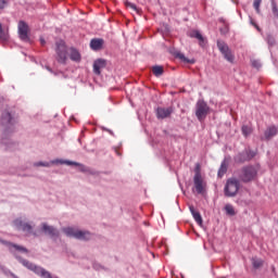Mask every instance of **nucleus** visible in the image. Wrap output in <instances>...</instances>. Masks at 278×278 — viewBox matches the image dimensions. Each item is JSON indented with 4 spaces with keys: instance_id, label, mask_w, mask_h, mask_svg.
<instances>
[{
    "instance_id": "1",
    "label": "nucleus",
    "mask_w": 278,
    "mask_h": 278,
    "mask_svg": "<svg viewBox=\"0 0 278 278\" xmlns=\"http://www.w3.org/2000/svg\"><path fill=\"white\" fill-rule=\"evenodd\" d=\"M18 117L14 111L4 110L0 117V126L2 127L3 136H10L16 131Z\"/></svg>"
},
{
    "instance_id": "2",
    "label": "nucleus",
    "mask_w": 278,
    "mask_h": 278,
    "mask_svg": "<svg viewBox=\"0 0 278 278\" xmlns=\"http://www.w3.org/2000/svg\"><path fill=\"white\" fill-rule=\"evenodd\" d=\"M68 53L70 60L72 62H81V54L79 53L78 49L70 48V50H66V43L64 41H58L56 42V60L60 62V64L66 63V54Z\"/></svg>"
},
{
    "instance_id": "3",
    "label": "nucleus",
    "mask_w": 278,
    "mask_h": 278,
    "mask_svg": "<svg viewBox=\"0 0 278 278\" xmlns=\"http://www.w3.org/2000/svg\"><path fill=\"white\" fill-rule=\"evenodd\" d=\"M12 225L17 231H23V233H27V236H34L35 238H38V232L34 230L36 227V224L29 220L27 216L23 215L15 218L12 222Z\"/></svg>"
},
{
    "instance_id": "4",
    "label": "nucleus",
    "mask_w": 278,
    "mask_h": 278,
    "mask_svg": "<svg viewBox=\"0 0 278 278\" xmlns=\"http://www.w3.org/2000/svg\"><path fill=\"white\" fill-rule=\"evenodd\" d=\"M237 177L242 184H251L257 179V168L253 165L243 166L241 169L237 170Z\"/></svg>"
},
{
    "instance_id": "5",
    "label": "nucleus",
    "mask_w": 278,
    "mask_h": 278,
    "mask_svg": "<svg viewBox=\"0 0 278 278\" xmlns=\"http://www.w3.org/2000/svg\"><path fill=\"white\" fill-rule=\"evenodd\" d=\"M51 164H66V166H78L80 173H88V167L81 163H77L75 161H68V160H63V159H55L51 162H36L34 163V166L40 167L43 166L45 168H50Z\"/></svg>"
},
{
    "instance_id": "6",
    "label": "nucleus",
    "mask_w": 278,
    "mask_h": 278,
    "mask_svg": "<svg viewBox=\"0 0 278 278\" xmlns=\"http://www.w3.org/2000/svg\"><path fill=\"white\" fill-rule=\"evenodd\" d=\"M62 231L63 233H65L67 238H75V240L88 241L92 239V233L88 230H80L73 227H65L62 229Z\"/></svg>"
},
{
    "instance_id": "7",
    "label": "nucleus",
    "mask_w": 278,
    "mask_h": 278,
    "mask_svg": "<svg viewBox=\"0 0 278 278\" xmlns=\"http://www.w3.org/2000/svg\"><path fill=\"white\" fill-rule=\"evenodd\" d=\"M238 190H240V180L238 178H229L224 189L225 195L236 197Z\"/></svg>"
},
{
    "instance_id": "8",
    "label": "nucleus",
    "mask_w": 278,
    "mask_h": 278,
    "mask_svg": "<svg viewBox=\"0 0 278 278\" xmlns=\"http://www.w3.org/2000/svg\"><path fill=\"white\" fill-rule=\"evenodd\" d=\"M217 48L222 55L227 60V62L232 63L235 60L233 53L231 52V49H229V46L223 41V40H217Z\"/></svg>"
},
{
    "instance_id": "9",
    "label": "nucleus",
    "mask_w": 278,
    "mask_h": 278,
    "mask_svg": "<svg viewBox=\"0 0 278 278\" xmlns=\"http://www.w3.org/2000/svg\"><path fill=\"white\" fill-rule=\"evenodd\" d=\"M194 177H193V184L195 191L198 194H203V178L201 177V165L197 164L195 169H194Z\"/></svg>"
},
{
    "instance_id": "10",
    "label": "nucleus",
    "mask_w": 278,
    "mask_h": 278,
    "mask_svg": "<svg viewBox=\"0 0 278 278\" xmlns=\"http://www.w3.org/2000/svg\"><path fill=\"white\" fill-rule=\"evenodd\" d=\"M41 231L45 236L52 238V240H58V238H60V230L53 226H49L47 223L41 224Z\"/></svg>"
},
{
    "instance_id": "11",
    "label": "nucleus",
    "mask_w": 278,
    "mask_h": 278,
    "mask_svg": "<svg viewBox=\"0 0 278 278\" xmlns=\"http://www.w3.org/2000/svg\"><path fill=\"white\" fill-rule=\"evenodd\" d=\"M207 112H210V106L203 100H199L197 103L195 115L199 121H203L205 116H207Z\"/></svg>"
},
{
    "instance_id": "12",
    "label": "nucleus",
    "mask_w": 278,
    "mask_h": 278,
    "mask_svg": "<svg viewBox=\"0 0 278 278\" xmlns=\"http://www.w3.org/2000/svg\"><path fill=\"white\" fill-rule=\"evenodd\" d=\"M175 112L174 106H168V108H157L156 109V118L160 121H164V118H170V115Z\"/></svg>"
},
{
    "instance_id": "13",
    "label": "nucleus",
    "mask_w": 278,
    "mask_h": 278,
    "mask_svg": "<svg viewBox=\"0 0 278 278\" xmlns=\"http://www.w3.org/2000/svg\"><path fill=\"white\" fill-rule=\"evenodd\" d=\"M18 34L21 40H23L24 42H29V26L27 25V23L23 21L18 23Z\"/></svg>"
},
{
    "instance_id": "14",
    "label": "nucleus",
    "mask_w": 278,
    "mask_h": 278,
    "mask_svg": "<svg viewBox=\"0 0 278 278\" xmlns=\"http://www.w3.org/2000/svg\"><path fill=\"white\" fill-rule=\"evenodd\" d=\"M0 144L7 149V151H16L18 149V142L8 139L4 135L0 140Z\"/></svg>"
},
{
    "instance_id": "15",
    "label": "nucleus",
    "mask_w": 278,
    "mask_h": 278,
    "mask_svg": "<svg viewBox=\"0 0 278 278\" xmlns=\"http://www.w3.org/2000/svg\"><path fill=\"white\" fill-rule=\"evenodd\" d=\"M108 66V61L105 59H98L93 62V73L94 75H101V68Z\"/></svg>"
},
{
    "instance_id": "16",
    "label": "nucleus",
    "mask_w": 278,
    "mask_h": 278,
    "mask_svg": "<svg viewBox=\"0 0 278 278\" xmlns=\"http://www.w3.org/2000/svg\"><path fill=\"white\" fill-rule=\"evenodd\" d=\"M170 53H173V55L175 58L180 60V62H184V64H194V59L190 60V59L186 58V55L184 53H181V51H179V50H172Z\"/></svg>"
},
{
    "instance_id": "17",
    "label": "nucleus",
    "mask_w": 278,
    "mask_h": 278,
    "mask_svg": "<svg viewBox=\"0 0 278 278\" xmlns=\"http://www.w3.org/2000/svg\"><path fill=\"white\" fill-rule=\"evenodd\" d=\"M236 164H244V162H250L249 150H243L235 156Z\"/></svg>"
},
{
    "instance_id": "18",
    "label": "nucleus",
    "mask_w": 278,
    "mask_h": 278,
    "mask_svg": "<svg viewBox=\"0 0 278 278\" xmlns=\"http://www.w3.org/2000/svg\"><path fill=\"white\" fill-rule=\"evenodd\" d=\"M104 42L105 41L103 39H99V38L91 39L90 48L92 49V51H101V49H103Z\"/></svg>"
},
{
    "instance_id": "19",
    "label": "nucleus",
    "mask_w": 278,
    "mask_h": 278,
    "mask_svg": "<svg viewBox=\"0 0 278 278\" xmlns=\"http://www.w3.org/2000/svg\"><path fill=\"white\" fill-rule=\"evenodd\" d=\"M190 37L199 40L200 47H205V38H203V35L199 30H191Z\"/></svg>"
},
{
    "instance_id": "20",
    "label": "nucleus",
    "mask_w": 278,
    "mask_h": 278,
    "mask_svg": "<svg viewBox=\"0 0 278 278\" xmlns=\"http://www.w3.org/2000/svg\"><path fill=\"white\" fill-rule=\"evenodd\" d=\"M189 210L195 220V223H198V225H203V217H201V213L197 212V210H194V206H189Z\"/></svg>"
},
{
    "instance_id": "21",
    "label": "nucleus",
    "mask_w": 278,
    "mask_h": 278,
    "mask_svg": "<svg viewBox=\"0 0 278 278\" xmlns=\"http://www.w3.org/2000/svg\"><path fill=\"white\" fill-rule=\"evenodd\" d=\"M228 166H229V159L225 157L219 167L218 177H223V175H225V173H227Z\"/></svg>"
},
{
    "instance_id": "22",
    "label": "nucleus",
    "mask_w": 278,
    "mask_h": 278,
    "mask_svg": "<svg viewBox=\"0 0 278 278\" xmlns=\"http://www.w3.org/2000/svg\"><path fill=\"white\" fill-rule=\"evenodd\" d=\"M277 136V129L275 127H269L264 135L265 140H270V138Z\"/></svg>"
},
{
    "instance_id": "23",
    "label": "nucleus",
    "mask_w": 278,
    "mask_h": 278,
    "mask_svg": "<svg viewBox=\"0 0 278 278\" xmlns=\"http://www.w3.org/2000/svg\"><path fill=\"white\" fill-rule=\"evenodd\" d=\"M152 73L155 77H162L164 75V67L162 65H155L152 67Z\"/></svg>"
},
{
    "instance_id": "24",
    "label": "nucleus",
    "mask_w": 278,
    "mask_h": 278,
    "mask_svg": "<svg viewBox=\"0 0 278 278\" xmlns=\"http://www.w3.org/2000/svg\"><path fill=\"white\" fill-rule=\"evenodd\" d=\"M252 266L255 269L262 268V266H264V261H262V258L253 257L252 258Z\"/></svg>"
},
{
    "instance_id": "25",
    "label": "nucleus",
    "mask_w": 278,
    "mask_h": 278,
    "mask_svg": "<svg viewBox=\"0 0 278 278\" xmlns=\"http://www.w3.org/2000/svg\"><path fill=\"white\" fill-rule=\"evenodd\" d=\"M266 40L269 49L270 47H275V45H277V41L275 40V35H273L271 33L267 34Z\"/></svg>"
},
{
    "instance_id": "26",
    "label": "nucleus",
    "mask_w": 278,
    "mask_h": 278,
    "mask_svg": "<svg viewBox=\"0 0 278 278\" xmlns=\"http://www.w3.org/2000/svg\"><path fill=\"white\" fill-rule=\"evenodd\" d=\"M242 135L247 138L253 134V129L249 127L248 125H243L241 128Z\"/></svg>"
},
{
    "instance_id": "27",
    "label": "nucleus",
    "mask_w": 278,
    "mask_h": 278,
    "mask_svg": "<svg viewBox=\"0 0 278 278\" xmlns=\"http://www.w3.org/2000/svg\"><path fill=\"white\" fill-rule=\"evenodd\" d=\"M225 212L228 216H236V210L231 204H226L225 205Z\"/></svg>"
},
{
    "instance_id": "28",
    "label": "nucleus",
    "mask_w": 278,
    "mask_h": 278,
    "mask_svg": "<svg viewBox=\"0 0 278 278\" xmlns=\"http://www.w3.org/2000/svg\"><path fill=\"white\" fill-rule=\"evenodd\" d=\"M8 38H9L8 31L3 30V26L0 23V40L5 42V40H8Z\"/></svg>"
},
{
    "instance_id": "29",
    "label": "nucleus",
    "mask_w": 278,
    "mask_h": 278,
    "mask_svg": "<svg viewBox=\"0 0 278 278\" xmlns=\"http://www.w3.org/2000/svg\"><path fill=\"white\" fill-rule=\"evenodd\" d=\"M262 5V0H254L253 8L256 11V14H261L260 7Z\"/></svg>"
},
{
    "instance_id": "30",
    "label": "nucleus",
    "mask_w": 278,
    "mask_h": 278,
    "mask_svg": "<svg viewBox=\"0 0 278 278\" xmlns=\"http://www.w3.org/2000/svg\"><path fill=\"white\" fill-rule=\"evenodd\" d=\"M251 64H252L253 68L260 70V67L262 66V61H260L257 59H252Z\"/></svg>"
},
{
    "instance_id": "31",
    "label": "nucleus",
    "mask_w": 278,
    "mask_h": 278,
    "mask_svg": "<svg viewBox=\"0 0 278 278\" xmlns=\"http://www.w3.org/2000/svg\"><path fill=\"white\" fill-rule=\"evenodd\" d=\"M270 1H271L273 14L278 16L277 0H270Z\"/></svg>"
},
{
    "instance_id": "32",
    "label": "nucleus",
    "mask_w": 278,
    "mask_h": 278,
    "mask_svg": "<svg viewBox=\"0 0 278 278\" xmlns=\"http://www.w3.org/2000/svg\"><path fill=\"white\" fill-rule=\"evenodd\" d=\"M125 5H126V8H130V10H134V12H138V7H136V4H134L129 1H126Z\"/></svg>"
},
{
    "instance_id": "33",
    "label": "nucleus",
    "mask_w": 278,
    "mask_h": 278,
    "mask_svg": "<svg viewBox=\"0 0 278 278\" xmlns=\"http://www.w3.org/2000/svg\"><path fill=\"white\" fill-rule=\"evenodd\" d=\"M248 153H249V160H253V157H255V152L252 151V150H248Z\"/></svg>"
},
{
    "instance_id": "34",
    "label": "nucleus",
    "mask_w": 278,
    "mask_h": 278,
    "mask_svg": "<svg viewBox=\"0 0 278 278\" xmlns=\"http://www.w3.org/2000/svg\"><path fill=\"white\" fill-rule=\"evenodd\" d=\"M5 5H8V1L0 0V10H3V8H5Z\"/></svg>"
},
{
    "instance_id": "35",
    "label": "nucleus",
    "mask_w": 278,
    "mask_h": 278,
    "mask_svg": "<svg viewBox=\"0 0 278 278\" xmlns=\"http://www.w3.org/2000/svg\"><path fill=\"white\" fill-rule=\"evenodd\" d=\"M93 268H94V270H101V268H103V266H101V264H99V263H93Z\"/></svg>"
},
{
    "instance_id": "36",
    "label": "nucleus",
    "mask_w": 278,
    "mask_h": 278,
    "mask_svg": "<svg viewBox=\"0 0 278 278\" xmlns=\"http://www.w3.org/2000/svg\"><path fill=\"white\" fill-rule=\"evenodd\" d=\"M40 43L42 45V47H45V45H47V41L45 40V38H40Z\"/></svg>"
},
{
    "instance_id": "37",
    "label": "nucleus",
    "mask_w": 278,
    "mask_h": 278,
    "mask_svg": "<svg viewBox=\"0 0 278 278\" xmlns=\"http://www.w3.org/2000/svg\"><path fill=\"white\" fill-rule=\"evenodd\" d=\"M252 25H254V27H256V29L260 31V26H257V24H255V22L251 21Z\"/></svg>"
}]
</instances>
